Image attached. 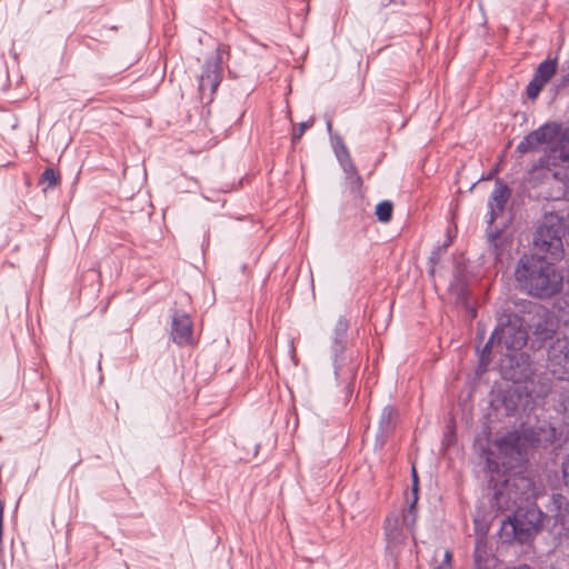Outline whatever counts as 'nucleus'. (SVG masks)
I'll list each match as a JSON object with an SVG mask.
<instances>
[{
	"instance_id": "nucleus-30",
	"label": "nucleus",
	"mask_w": 569,
	"mask_h": 569,
	"mask_svg": "<svg viewBox=\"0 0 569 569\" xmlns=\"http://www.w3.org/2000/svg\"><path fill=\"white\" fill-rule=\"evenodd\" d=\"M532 134L529 132L527 136H525L521 141L518 143L516 150L519 153H527L530 151H537L539 150L538 143L531 139Z\"/></svg>"
},
{
	"instance_id": "nucleus-31",
	"label": "nucleus",
	"mask_w": 569,
	"mask_h": 569,
	"mask_svg": "<svg viewBox=\"0 0 569 569\" xmlns=\"http://www.w3.org/2000/svg\"><path fill=\"white\" fill-rule=\"evenodd\" d=\"M545 87L540 80L532 78L526 87V94L530 100H536Z\"/></svg>"
},
{
	"instance_id": "nucleus-14",
	"label": "nucleus",
	"mask_w": 569,
	"mask_h": 569,
	"mask_svg": "<svg viewBox=\"0 0 569 569\" xmlns=\"http://www.w3.org/2000/svg\"><path fill=\"white\" fill-rule=\"evenodd\" d=\"M569 163V127L560 130L557 143L545 152L533 166L535 169L552 170Z\"/></svg>"
},
{
	"instance_id": "nucleus-26",
	"label": "nucleus",
	"mask_w": 569,
	"mask_h": 569,
	"mask_svg": "<svg viewBox=\"0 0 569 569\" xmlns=\"http://www.w3.org/2000/svg\"><path fill=\"white\" fill-rule=\"evenodd\" d=\"M393 206L389 200H383L376 206V216L380 222L387 223L392 218Z\"/></svg>"
},
{
	"instance_id": "nucleus-1",
	"label": "nucleus",
	"mask_w": 569,
	"mask_h": 569,
	"mask_svg": "<svg viewBox=\"0 0 569 569\" xmlns=\"http://www.w3.org/2000/svg\"><path fill=\"white\" fill-rule=\"evenodd\" d=\"M485 465L482 472L488 487L493 490L492 506L498 510H510L520 505L533 503L537 496L536 483L532 478L516 472L525 461L516 458H505L499 452L483 450Z\"/></svg>"
},
{
	"instance_id": "nucleus-38",
	"label": "nucleus",
	"mask_w": 569,
	"mask_h": 569,
	"mask_svg": "<svg viewBox=\"0 0 569 569\" xmlns=\"http://www.w3.org/2000/svg\"><path fill=\"white\" fill-rule=\"evenodd\" d=\"M331 128H332V122H331V120H328L327 121V129L330 131Z\"/></svg>"
},
{
	"instance_id": "nucleus-37",
	"label": "nucleus",
	"mask_w": 569,
	"mask_h": 569,
	"mask_svg": "<svg viewBox=\"0 0 569 569\" xmlns=\"http://www.w3.org/2000/svg\"><path fill=\"white\" fill-rule=\"evenodd\" d=\"M512 569H533V568H531L529 565H520V566L515 567Z\"/></svg>"
},
{
	"instance_id": "nucleus-24",
	"label": "nucleus",
	"mask_w": 569,
	"mask_h": 569,
	"mask_svg": "<svg viewBox=\"0 0 569 569\" xmlns=\"http://www.w3.org/2000/svg\"><path fill=\"white\" fill-rule=\"evenodd\" d=\"M556 70H557L556 60L547 59L538 66V68L536 69V72L533 74V78L540 80L542 83L546 84L552 78V76L556 73Z\"/></svg>"
},
{
	"instance_id": "nucleus-17",
	"label": "nucleus",
	"mask_w": 569,
	"mask_h": 569,
	"mask_svg": "<svg viewBox=\"0 0 569 569\" xmlns=\"http://www.w3.org/2000/svg\"><path fill=\"white\" fill-rule=\"evenodd\" d=\"M336 156L342 166L346 179L349 181L353 189H359L362 186V178L358 173V170L350 158L347 147L341 144L339 148H336Z\"/></svg>"
},
{
	"instance_id": "nucleus-18",
	"label": "nucleus",
	"mask_w": 569,
	"mask_h": 569,
	"mask_svg": "<svg viewBox=\"0 0 569 569\" xmlns=\"http://www.w3.org/2000/svg\"><path fill=\"white\" fill-rule=\"evenodd\" d=\"M449 291L459 305H468L469 302V282L465 272L458 271L453 274L449 283Z\"/></svg>"
},
{
	"instance_id": "nucleus-39",
	"label": "nucleus",
	"mask_w": 569,
	"mask_h": 569,
	"mask_svg": "<svg viewBox=\"0 0 569 569\" xmlns=\"http://www.w3.org/2000/svg\"><path fill=\"white\" fill-rule=\"evenodd\" d=\"M395 0H389V2H393Z\"/></svg>"
},
{
	"instance_id": "nucleus-10",
	"label": "nucleus",
	"mask_w": 569,
	"mask_h": 569,
	"mask_svg": "<svg viewBox=\"0 0 569 569\" xmlns=\"http://www.w3.org/2000/svg\"><path fill=\"white\" fill-rule=\"evenodd\" d=\"M223 49L218 47L216 51L206 59L201 73L198 77V92L203 104L208 106L222 80Z\"/></svg>"
},
{
	"instance_id": "nucleus-12",
	"label": "nucleus",
	"mask_w": 569,
	"mask_h": 569,
	"mask_svg": "<svg viewBox=\"0 0 569 569\" xmlns=\"http://www.w3.org/2000/svg\"><path fill=\"white\" fill-rule=\"evenodd\" d=\"M547 368L559 380L569 378V337L553 340L547 350Z\"/></svg>"
},
{
	"instance_id": "nucleus-13",
	"label": "nucleus",
	"mask_w": 569,
	"mask_h": 569,
	"mask_svg": "<svg viewBox=\"0 0 569 569\" xmlns=\"http://www.w3.org/2000/svg\"><path fill=\"white\" fill-rule=\"evenodd\" d=\"M499 402L498 409H502L505 416L518 417L520 413L531 410L533 399L525 388L515 386L502 392Z\"/></svg>"
},
{
	"instance_id": "nucleus-20",
	"label": "nucleus",
	"mask_w": 569,
	"mask_h": 569,
	"mask_svg": "<svg viewBox=\"0 0 569 569\" xmlns=\"http://www.w3.org/2000/svg\"><path fill=\"white\" fill-rule=\"evenodd\" d=\"M561 126L557 122H546L536 130L531 131L533 139L540 147L543 143H550L560 137Z\"/></svg>"
},
{
	"instance_id": "nucleus-19",
	"label": "nucleus",
	"mask_w": 569,
	"mask_h": 569,
	"mask_svg": "<svg viewBox=\"0 0 569 569\" xmlns=\"http://www.w3.org/2000/svg\"><path fill=\"white\" fill-rule=\"evenodd\" d=\"M383 531L388 548L396 547L403 541L405 536L398 516L390 515L385 519Z\"/></svg>"
},
{
	"instance_id": "nucleus-21",
	"label": "nucleus",
	"mask_w": 569,
	"mask_h": 569,
	"mask_svg": "<svg viewBox=\"0 0 569 569\" xmlns=\"http://www.w3.org/2000/svg\"><path fill=\"white\" fill-rule=\"evenodd\" d=\"M493 560L491 547L483 538L476 539L473 550V561L477 569H488Z\"/></svg>"
},
{
	"instance_id": "nucleus-36",
	"label": "nucleus",
	"mask_w": 569,
	"mask_h": 569,
	"mask_svg": "<svg viewBox=\"0 0 569 569\" xmlns=\"http://www.w3.org/2000/svg\"><path fill=\"white\" fill-rule=\"evenodd\" d=\"M561 69H566V73H568L569 77V59L565 62Z\"/></svg>"
},
{
	"instance_id": "nucleus-4",
	"label": "nucleus",
	"mask_w": 569,
	"mask_h": 569,
	"mask_svg": "<svg viewBox=\"0 0 569 569\" xmlns=\"http://www.w3.org/2000/svg\"><path fill=\"white\" fill-rule=\"evenodd\" d=\"M349 320L341 316L330 335L329 357L333 368L337 385L342 388L346 398L351 397L360 367V361L348 347Z\"/></svg>"
},
{
	"instance_id": "nucleus-16",
	"label": "nucleus",
	"mask_w": 569,
	"mask_h": 569,
	"mask_svg": "<svg viewBox=\"0 0 569 569\" xmlns=\"http://www.w3.org/2000/svg\"><path fill=\"white\" fill-rule=\"evenodd\" d=\"M399 419V411L396 407L388 405L383 407L378 430L375 439V448L382 449L388 442L389 438L393 435Z\"/></svg>"
},
{
	"instance_id": "nucleus-25",
	"label": "nucleus",
	"mask_w": 569,
	"mask_h": 569,
	"mask_svg": "<svg viewBox=\"0 0 569 569\" xmlns=\"http://www.w3.org/2000/svg\"><path fill=\"white\" fill-rule=\"evenodd\" d=\"M417 502L418 498L408 499V507L402 515V525L408 529H412L417 520Z\"/></svg>"
},
{
	"instance_id": "nucleus-27",
	"label": "nucleus",
	"mask_w": 569,
	"mask_h": 569,
	"mask_svg": "<svg viewBox=\"0 0 569 569\" xmlns=\"http://www.w3.org/2000/svg\"><path fill=\"white\" fill-rule=\"evenodd\" d=\"M493 343H496V340H491L490 337L487 343L483 346L479 357V365L477 369L478 373H482L487 370L490 363L491 347Z\"/></svg>"
},
{
	"instance_id": "nucleus-7",
	"label": "nucleus",
	"mask_w": 569,
	"mask_h": 569,
	"mask_svg": "<svg viewBox=\"0 0 569 569\" xmlns=\"http://www.w3.org/2000/svg\"><path fill=\"white\" fill-rule=\"evenodd\" d=\"M569 229L565 218L556 212L546 213L532 236V252L558 263L565 258L563 238Z\"/></svg>"
},
{
	"instance_id": "nucleus-35",
	"label": "nucleus",
	"mask_w": 569,
	"mask_h": 569,
	"mask_svg": "<svg viewBox=\"0 0 569 569\" xmlns=\"http://www.w3.org/2000/svg\"><path fill=\"white\" fill-rule=\"evenodd\" d=\"M451 559H452L451 552L449 550H446L445 556H443V560H442V563H441V565H443V569L451 567Z\"/></svg>"
},
{
	"instance_id": "nucleus-15",
	"label": "nucleus",
	"mask_w": 569,
	"mask_h": 569,
	"mask_svg": "<svg viewBox=\"0 0 569 569\" xmlns=\"http://www.w3.org/2000/svg\"><path fill=\"white\" fill-rule=\"evenodd\" d=\"M170 338L179 347L193 345V322L187 312L181 310L172 311Z\"/></svg>"
},
{
	"instance_id": "nucleus-23",
	"label": "nucleus",
	"mask_w": 569,
	"mask_h": 569,
	"mask_svg": "<svg viewBox=\"0 0 569 569\" xmlns=\"http://www.w3.org/2000/svg\"><path fill=\"white\" fill-rule=\"evenodd\" d=\"M555 333L552 323L546 317H539L533 323V335L537 339L546 341L551 339Z\"/></svg>"
},
{
	"instance_id": "nucleus-28",
	"label": "nucleus",
	"mask_w": 569,
	"mask_h": 569,
	"mask_svg": "<svg viewBox=\"0 0 569 569\" xmlns=\"http://www.w3.org/2000/svg\"><path fill=\"white\" fill-rule=\"evenodd\" d=\"M60 180V174L54 171L52 168H46L43 172L41 173V177L39 179V184H47L43 188V191H46L49 188H53L57 186V183Z\"/></svg>"
},
{
	"instance_id": "nucleus-3",
	"label": "nucleus",
	"mask_w": 569,
	"mask_h": 569,
	"mask_svg": "<svg viewBox=\"0 0 569 569\" xmlns=\"http://www.w3.org/2000/svg\"><path fill=\"white\" fill-rule=\"evenodd\" d=\"M557 430L547 420L536 419L521 422L518 430L509 431L496 441L498 452L505 458L527 461L529 449L547 447L555 442Z\"/></svg>"
},
{
	"instance_id": "nucleus-34",
	"label": "nucleus",
	"mask_w": 569,
	"mask_h": 569,
	"mask_svg": "<svg viewBox=\"0 0 569 569\" xmlns=\"http://www.w3.org/2000/svg\"><path fill=\"white\" fill-rule=\"evenodd\" d=\"M568 84H569L568 73H566V69H561L558 88H563V87H567Z\"/></svg>"
},
{
	"instance_id": "nucleus-29",
	"label": "nucleus",
	"mask_w": 569,
	"mask_h": 569,
	"mask_svg": "<svg viewBox=\"0 0 569 569\" xmlns=\"http://www.w3.org/2000/svg\"><path fill=\"white\" fill-rule=\"evenodd\" d=\"M558 407L569 415V378L561 385L557 398Z\"/></svg>"
},
{
	"instance_id": "nucleus-33",
	"label": "nucleus",
	"mask_w": 569,
	"mask_h": 569,
	"mask_svg": "<svg viewBox=\"0 0 569 569\" xmlns=\"http://www.w3.org/2000/svg\"><path fill=\"white\" fill-rule=\"evenodd\" d=\"M418 493H419V477H418L416 467L412 466L411 467V493H410L409 499H412V498L419 499Z\"/></svg>"
},
{
	"instance_id": "nucleus-8",
	"label": "nucleus",
	"mask_w": 569,
	"mask_h": 569,
	"mask_svg": "<svg viewBox=\"0 0 569 569\" xmlns=\"http://www.w3.org/2000/svg\"><path fill=\"white\" fill-rule=\"evenodd\" d=\"M491 340L508 351H520L528 341V331L523 319L516 312L506 309L497 316V325L491 333Z\"/></svg>"
},
{
	"instance_id": "nucleus-9",
	"label": "nucleus",
	"mask_w": 569,
	"mask_h": 569,
	"mask_svg": "<svg viewBox=\"0 0 569 569\" xmlns=\"http://www.w3.org/2000/svg\"><path fill=\"white\" fill-rule=\"evenodd\" d=\"M511 197V190L506 182L501 179H497L495 188L489 197V219L487 229V241L489 246V253L495 257L496 260H500L503 253L505 244L500 241L501 230L492 228L493 222L500 217L506 208L507 202Z\"/></svg>"
},
{
	"instance_id": "nucleus-6",
	"label": "nucleus",
	"mask_w": 569,
	"mask_h": 569,
	"mask_svg": "<svg viewBox=\"0 0 569 569\" xmlns=\"http://www.w3.org/2000/svg\"><path fill=\"white\" fill-rule=\"evenodd\" d=\"M569 229L565 218L556 212L546 213L532 236V252L558 263L565 258L563 238Z\"/></svg>"
},
{
	"instance_id": "nucleus-32",
	"label": "nucleus",
	"mask_w": 569,
	"mask_h": 569,
	"mask_svg": "<svg viewBox=\"0 0 569 569\" xmlns=\"http://www.w3.org/2000/svg\"><path fill=\"white\" fill-rule=\"evenodd\" d=\"M315 123V120L313 118L307 120V121H303V122H300L299 123V128L298 129H293V132H292V136H291V141L292 143H297L301 137L303 136L305 131L309 128H311Z\"/></svg>"
},
{
	"instance_id": "nucleus-2",
	"label": "nucleus",
	"mask_w": 569,
	"mask_h": 569,
	"mask_svg": "<svg viewBox=\"0 0 569 569\" xmlns=\"http://www.w3.org/2000/svg\"><path fill=\"white\" fill-rule=\"evenodd\" d=\"M513 276L521 292L540 300L556 297L563 288V274L557 263L528 252L517 261Z\"/></svg>"
},
{
	"instance_id": "nucleus-22",
	"label": "nucleus",
	"mask_w": 569,
	"mask_h": 569,
	"mask_svg": "<svg viewBox=\"0 0 569 569\" xmlns=\"http://www.w3.org/2000/svg\"><path fill=\"white\" fill-rule=\"evenodd\" d=\"M568 506L569 501L563 495L553 493L551 496L549 510L550 512H553L551 517L555 518V525L563 520L566 512L568 511Z\"/></svg>"
},
{
	"instance_id": "nucleus-11",
	"label": "nucleus",
	"mask_w": 569,
	"mask_h": 569,
	"mask_svg": "<svg viewBox=\"0 0 569 569\" xmlns=\"http://www.w3.org/2000/svg\"><path fill=\"white\" fill-rule=\"evenodd\" d=\"M500 373L505 380L513 383H522L531 380L535 375V366L529 353L523 351H510L500 358Z\"/></svg>"
},
{
	"instance_id": "nucleus-5",
	"label": "nucleus",
	"mask_w": 569,
	"mask_h": 569,
	"mask_svg": "<svg viewBox=\"0 0 569 569\" xmlns=\"http://www.w3.org/2000/svg\"><path fill=\"white\" fill-rule=\"evenodd\" d=\"M513 513L502 520L498 532L500 539L507 543H527L542 530L548 515L533 503L513 507Z\"/></svg>"
}]
</instances>
